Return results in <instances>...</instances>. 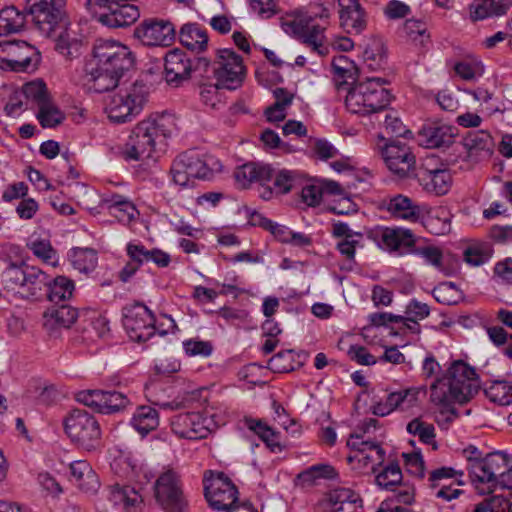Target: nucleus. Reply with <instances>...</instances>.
Masks as SVG:
<instances>
[{
    "label": "nucleus",
    "mask_w": 512,
    "mask_h": 512,
    "mask_svg": "<svg viewBox=\"0 0 512 512\" xmlns=\"http://www.w3.org/2000/svg\"><path fill=\"white\" fill-rule=\"evenodd\" d=\"M176 131V117L173 114H152L132 129L123 147V156L133 161L149 159L157 149L166 145V140Z\"/></svg>",
    "instance_id": "1"
},
{
    "label": "nucleus",
    "mask_w": 512,
    "mask_h": 512,
    "mask_svg": "<svg viewBox=\"0 0 512 512\" xmlns=\"http://www.w3.org/2000/svg\"><path fill=\"white\" fill-rule=\"evenodd\" d=\"M480 388V383L474 368L462 360L454 361L446 374L438 377L431 384L430 400L435 405L450 410L452 404L468 402Z\"/></svg>",
    "instance_id": "2"
},
{
    "label": "nucleus",
    "mask_w": 512,
    "mask_h": 512,
    "mask_svg": "<svg viewBox=\"0 0 512 512\" xmlns=\"http://www.w3.org/2000/svg\"><path fill=\"white\" fill-rule=\"evenodd\" d=\"M388 82L381 77H366L357 80L347 89L346 109L356 115L369 116L383 113L391 103L392 95L385 88Z\"/></svg>",
    "instance_id": "3"
},
{
    "label": "nucleus",
    "mask_w": 512,
    "mask_h": 512,
    "mask_svg": "<svg viewBox=\"0 0 512 512\" xmlns=\"http://www.w3.org/2000/svg\"><path fill=\"white\" fill-rule=\"evenodd\" d=\"M148 100L145 84L135 82L113 93L106 104V113L111 122L122 124L138 116Z\"/></svg>",
    "instance_id": "4"
},
{
    "label": "nucleus",
    "mask_w": 512,
    "mask_h": 512,
    "mask_svg": "<svg viewBox=\"0 0 512 512\" xmlns=\"http://www.w3.org/2000/svg\"><path fill=\"white\" fill-rule=\"evenodd\" d=\"M1 282L4 289L23 298H38L49 284V276L35 266L11 264L2 272Z\"/></svg>",
    "instance_id": "5"
},
{
    "label": "nucleus",
    "mask_w": 512,
    "mask_h": 512,
    "mask_svg": "<svg viewBox=\"0 0 512 512\" xmlns=\"http://www.w3.org/2000/svg\"><path fill=\"white\" fill-rule=\"evenodd\" d=\"M64 432L78 448L95 451L101 444V428L98 420L83 409L72 410L63 420Z\"/></svg>",
    "instance_id": "6"
},
{
    "label": "nucleus",
    "mask_w": 512,
    "mask_h": 512,
    "mask_svg": "<svg viewBox=\"0 0 512 512\" xmlns=\"http://www.w3.org/2000/svg\"><path fill=\"white\" fill-rule=\"evenodd\" d=\"M154 496L164 512H188L181 476L174 469L168 468L158 476Z\"/></svg>",
    "instance_id": "7"
},
{
    "label": "nucleus",
    "mask_w": 512,
    "mask_h": 512,
    "mask_svg": "<svg viewBox=\"0 0 512 512\" xmlns=\"http://www.w3.org/2000/svg\"><path fill=\"white\" fill-rule=\"evenodd\" d=\"M203 486L205 498L213 509L229 511L237 506V487L225 473L206 471Z\"/></svg>",
    "instance_id": "8"
},
{
    "label": "nucleus",
    "mask_w": 512,
    "mask_h": 512,
    "mask_svg": "<svg viewBox=\"0 0 512 512\" xmlns=\"http://www.w3.org/2000/svg\"><path fill=\"white\" fill-rule=\"evenodd\" d=\"M377 149L387 168L400 178H412L416 158L411 148L399 140L386 141L383 137L377 143Z\"/></svg>",
    "instance_id": "9"
},
{
    "label": "nucleus",
    "mask_w": 512,
    "mask_h": 512,
    "mask_svg": "<svg viewBox=\"0 0 512 512\" xmlns=\"http://www.w3.org/2000/svg\"><path fill=\"white\" fill-rule=\"evenodd\" d=\"M95 66L107 69L123 76L134 63L129 48L114 40H98L93 48L92 58L89 60Z\"/></svg>",
    "instance_id": "10"
},
{
    "label": "nucleus",
    "mask_w": 512,
    "mask_h": 512,
    "mask_svg": "<svg viewBox=\"0 0 512 512\" xmlns=\"http://www.w3.org/2000/svg\"><path fill=\"white\" fill-rule=\"evenodd\" d=\"M413 178L425 191L436 195L446 194L452 184L450 171L435 155H428L422 160L415 169Z\"/></svg>",
    "instance_id": "11"
},
{
    "label": "nucleus",
    "mask_w": 512,
    "mask_h": 512,
    "mask_svg": "<svg viewBox=\"0 0 512 512\" xmlns=\"http://www.w3.org/2000/svg\"><path fill=\"white\" fill-rule=\"evenodd\" d=\"M213 74L223 88L228 90L239 88L246 76L242 57L232 49H218L213 61Z\"/></svg>",
    "instance_id": "12"
},
{
    "label": "nucleus",
    "mask_w": 512,
    "mask_h": 512,
    "mask_svg": "<svg viewBox=\"0 0 512 512\" xmlns=\"http://www.w3.org/2000/svg\"><path fill=\"white\" fill-rule=\"evenodd\" d=\"M38 61L36 48L26 41L0 42V68L14 72L34 70Z\"/></svg>",
    "instance_id": "13"
},
{
    "label": "nucleus",
    "mask_w": 512,
    "mask_h": 512,
    "mask_svg": "<svg viewBox=\"0 0 512 512\" xmlns=\"http://www.w3.org/2000/svg\"><path fill=\"white\" fill-rule=\"evenodd\" d=\"M311 11L306 19H294L284 23V26L289 28L291 32L304 44L311 47L312 50L318 54L323 55L326 53V48L323 46L324 34L323 29L311 22L312 18H328L329 11L322 5H315L311 7Z\"/></svg>",
    "instance_id": "14"
},
{
    "label": "nucleus",
    "mask_w": 512,
    "mask_h": 512,
    "mask_svg": "<svg viewBox=\"0 0 512 512\" xmlns=\"http://www.w3.org/2000/svg\"><path fill=\"white\" fill-rule=\"evenodd\" d=\"M170 175L175 185L188 187L193 179H208L212 175L209 164L195 153H182L172 162Z\"/></svg>",
    "instance_id": "15"
},
{
    "label": "nucleus",
    "mask_w": 512,
    "mask_h": 512,
    "mask_svg": "<svg viewBox=\"0 0 512 512\" xmlns=\"http://www.w3.org/2000/svg\"><path fill=\"white\" fill-rule=\"evenodd\" d=\"M123 326L133 341L145 342L158 329L154 314L141 303L126 306L123 310Z\"/></svg>",
    "instance_id": "16"
},
{
    "label": "nucleus",
    "mask_w": 512,
    "mask_h": 512,
    "mask_svg": "<svg viewBox=\"0 0 512 512\" xmlns=\"http://www.w3.org/2000/svg\"><path fill=\"white\" fill-rule=\"evenodd\" d=\"M77 400L103 414H112L130 405L127 395L118 391L87 390L77 394Z\"/></svg>",
    "instance_id": "17"
},
{
    "label": "nucleus",
    "mask_w": 512,
    "mask_h": 512,
    "mask_svg": "<svg viewBox=\"0 0 512 512\" xmlns=\"http://www.w3.org/2000/svg\"><path fill=\"white\" fill-rule=\"evenodd\" d=\"M25 12L39 31L48 37L56 30L62 18V12L54 0H27Z\"/></svg>",
    "instance_id": "18"
},
{
    "label": "nucleus",
    "mask_w": 512,
    "mask_h": 512,
    "mask_svg": "<svg viewBox=\"0 0 512 512\" xmlns=\"http://www.w3.org/2000/svg\"><path fill=\"white\" fill-rule=\"evenodd\" d=\"M175 35L171 22L157 19L145 20L134 30V36L146 46H170Z\"/></svg>",
    "instance_id": "19"
},
{
    "label": "nucleus",
    "mask_w": 512,
    "mask_h": 512,
    "mask_svg": "<svg viewBox=\"0 0 512 512\" xmlns=\"http://www.w3.org/2000/svg\"><path fill=\"white\" fill-rule=\"evenodd\" d=\"M274 169L270 165L260 163H246L239 167L235 173L236 180L245 188L253 182H258L259 196L264 200H269L275 194L274 187L267 186L265 183L272 180Z\"/></svg>",
    "instance_id": "20"
},
{
    "label": "nucleus",
    "mask_w": 512,
    "mask_h": 512,
    "mask_svg": "<svg viewBox=\"0 0 512 512\" xmlns=\"http://www.w3.org/2000/svg\"><path fill=\"white\" fill-rule=\"evenodd\" d=\"M208 419L199 412L180 413L171 420V429L180 438L203 439L210 433Z\"/></svg>",
    "instance_id": "21"
},
{
    "label": "nucleus",
    "mask_w": 512,
    "mask_h": 512,
    "mask_svg": "<svg viewBox=\"0 0 512 512\" xmlns=\"http://www.w3.org/2000/svg\"><path fill=\"white\" fill-rule=\"evenodd\" d=\"M347 445L357 451L354 458H356L358 462H362L364 466L372 464V473H376L378 467H380L385 460V450L375 441L364 440L363 434L361 433L356 432L351 434Z\"/></svg>",
    "instance_id": "22"
},
{
    "label": "nucleus",
    "mask_w": 512,
    "mask_h": 512,
    "mask_svg": "<svg viewBox=\"0 0 512 512\" xmlns=\"http://www.w3.org/2000/svg\"><path fill=\"white\" fill-rule=\"evenodd\" d=\"M370 237L377 244L389 251H396L401 246L411 247L415 244V236L409 229L379 227L370 232Z\"/></svg>",
    "instance_id": "23"
},
{
    "label": "nucleus",
    "mask_w": 512,
    "mask_h": 512,
    "mask_svg": "<svg viewBox=\"0 0 512 512\" xmlns=\"http://www.w3.org/2000/svg\"><path fill=\"white\" fill-rule=\"evenodd\" d=\"M489 478H493L495 490L512 489V461L504 452H493L486 455Z\"/></svg>",
    "instance_id": "24"
},
{
    "label": "nucleus",
    "mask_w": 512,
    "mask_h": 512,
    "mask_svg": "<svg viewBox=\"0 0 512 512\" xmlns=\"http://www.w3.org/2000/svg\"><path fill=\"white\" fill-rule=\"evenodd\" d=\"M191 71V60L183 51L174 49L166 54L165 77L168 84L179 86L189 79Z\"/></svg>",
    "instance_id": "25"
},
{
    "label": "nucleus",
    "mask_w": 512,
    "mask_h": 512,
    "mask_svg": "<svg viewBox=\"0 0 512 512\" xmlns=\"http://www.w3.org/2000/svg\"><path fill=\"white\" fill-rule=\"evenodd\" d=\"M340 25L350 34L361 33L367 25L366 13L359 0H338Z\"/></svg>",
    "instance_id": "26"
},
{
    "label": "nucleus",
    "mask_w": 512,
    "mask_h": 512,
    "mask_svg": "<svg viewBox=\"0 0 512 512\" xmlns=\"http://www.w3.org/2000/svg\"><path fill=\"white\" fill-rule=\"evenodd\" d=\"M93 64L90 61L85 64V84L88 89L96 93H104L116 88L122 75Z\"/></svg>",
    "instance_id": "27"
},
{
    "label": "nucleus",
    "mask_w": 512,
    "mask_h": 512,
    "mask_svg": "<svg viewBox=\"0 0 512 512\" xmlns=\"http://www.w3.org/2000/svg\"><path fill=\"white\" fill-rule=\"evenodd\" d=\"M418 388H407L387 395L385 401L378 402L373 407V412L378 416H386L396 409L405 411L416 405Z\"/></svg>",
    "instance_id": "28"
},
{
    "label": "nucleus",
    "mask_w": 512,
    "mask_h": 512,
    "mask_svg": "<svg viewBox=\"0 0 512 512\" xmlns=\"http://www.w3.org/2000/svg\"><path fill=\"white\" fill-rule=\"evenodd\" d=\"M454 129L444 124H427L418 132V143L426 148L434 149L448 146L453 142Z\"/></svg>",
    "instance_id": "29"
},
{
    "label": "nucleus",
    "mask_w": 512,
    "mask_h": 512,
    "mask_svg": "<svg viewBox=\"0 0 512 512\" xmlns=\"http://www.w3.org/2000/svg\"><path fill=\"white\" fill-rule=\"evenodd\" d=\"M384 206L394 218L408 222H418L423 216V208L402 194L385 200Z\"/></svg>",
    "instance_id": "30"
},
{
    "label": "nucleus",
    "mask_w": 512,
    "mask_h": 512,
    "mask_svg": "<svg viewBox=\"0 0 512 512\" xmlns=\"http://www.w3.org/2000/svg\"><path fill=\"white\" fill-rule=\"evenodd\" d=\"M462 146L466 157L474 162L489 158L493 152L492 138L484 131L470 133L464 138Z\"/></svg>",
    "instance_id": "31"
},
{
    "label": "nucleus",
    "mask_w": 512,
    "mask_h": 512,
    "mask_svg": "<svg viewBox=\"0 0 512 512\" xmlns=\"http://www.w3.org/2000/svg\"><path fill=\"white\" fill-rule=\"evenodd\" d=\"M332 512H363L362 499L349 488H336L327 494Z\"/></svg>",
    "instance_id": "32"
},
{
    "label": "nucleus",
    "mask_w": 512,
    "mask_h": 512,
    "mask_svg": "<svg viewBox=\"0 0 512 512\" xmlns=\"http://www.w3.org/2000/svg\"><path fill=\"white\" fill-rule=\"evenodd\" d=\"M107 497L115 506L121 507L126 512L140 511L143 503L142 496L135 488L119 484L108 488Z\"/></svg>",
    "instance_id": "33"
},
{
    "label": "nucleus",
    "mask_w": 512,
    "mask_h": 512,
    "mask_svg": "<svg viewBox=\"0 0 512 512\" xmlns=\"http://www.w3.org/2000/svg\"><path fill=\"white\" fill-rule=\"evenodd\" d=\"M331 68L333 71L335 88L338 92L346 90L345 86L348 84L349 80H351L352 83L357 81L356 77L359 74L358 67L347 56L339 55L333 57Z\"/></svg>",
    "instance_id": "34"
},
{
    "label": "nucleus",
    "mask_w": 512,
    "mask_h": 512,
    "mask_svg": "<svg viewBox=\"0 0 512 512\" xmlns=\"http://www.w3.org/2000/svg\"><path fill=\"white\" fill-rule=\"evenodd\" d=\"M179 40L187 49L200 53L207 49V31L196 23L184 24L179 31Z\"/></svg>",
    "instance_id": "35"
},
{
    "label": "nucleus",
    "mask_w": 512,
    "mask_h": 512,
    "mask_svg": "<svg viewBox=\"0 0 512 512\" xmlns=\"http://www.w3.org/2000/svg\"><path fill=\"white\" fill-rule=\"evenodd\" d=\"M243 423L266 444L271 452L277 453L283 450V446L280 442V433L268 426L264 421L252 417H245Z\"/></svg>",
    "instance_id": "36"
},
{
    "label": "nucleus",
    "mask_w": 512,
    "mask_h": 512,
    "mask_svg": "<svg viewBox=\"0 0 512 512\" xmlns=\"http://www.w3.org/2000/svg\"><path fill=\"white\" fill-rule=\"evenodd\" d=\"M126 252L130 260L119 273V278L123 282L129 281L142 264L148 263L150 256V249L141 243H128Z\"/></svg>",
    "instance_id": "37"
},
{
    "label": "nucleus",
    "mask_w": 512,
    "mask_h": 512,
    "mask_svg": "<svg viewBox=\"0 0 512 512\" xmlns=\"http://www.w3.org/2000/svg\"><path fill=\"white\" fill-rule=\"evenodd\" d=\"M72 480L86 492H94L99 487L97 475L86 461H76L70 464Z\"/></svg>",
    "instance_id": "38"
},
{
    "label": "nucleus",
    "mask_w": 512,
    "mask_h": 512,
    "mask_svg": "<svg viewBox=\"0 0 512 512\" xmlns=\"http://www.w3.org/2000/svg\"><path fill=\"white\" fill-rule=\"evenodd\" d=\"M45 326L53 328H69L77 319L78 313L70 305L53 306L45 314Z\"/></svg>",
    "instance_id": "39"
},
{
    "label": "nucleus",
    "mask_w": 512,
    "mask_h": 512,
    "mask_svg": "<svg viewBox=\"0 0 512 512\" xmlns=\"http://www.w3.org/2000/svg\"><path fill=\"white\" fill-rule=\"evenodd\" d=\"M131 425L142 436L155 430L159 425L158 411L151 406H140L131 419Z\"/></svg>",
    "instance_id": "40"
},
{
    "label": "nucleus",
    "mask_w": 512,
    "mask_h": 512,
    "mask_svg": "<svg viewBox=\"0 0 512 512\" xmlns=\"http://www.w3.org/2000/svg\"><path fill=\"white\" fill-rule=\"evenodd\" d=\"M26 12L19 11L14 6L0 10V36L22 31L26 24Z\"/></svg>",
    "instance_id": "41"
},
{
    "label": "nucleus",
    "mask_w": 512,
    "mask_h": 512,
    "mask_svg": "<svg viewBox=\"0 0 512 512\" xmlns=\"http://www.w3.org/2000/svg\"><path fill=\"white\" fill-rule=\"evenodd\" d=\"M489 470L485 456L468 471L472 484L480 494H490L496 491L493 478H489Z\"/></svg>",
    "instance_id": "42"
},
{
    "label": "nucleus",
    "mask_w": 512,
    "mask_h": 512,
    "mask_svg": "<svg viewBox=\"0 0 512 512\" xmlns=\"http://www.w3.org/2000/svg\"><path fill=\"white\" fill-rule=\"evenodd\" d=\"M48 299L51 302L59 303L71 298L74 291V282L65 276H57L52 281L49 278V284L45 290Z\"/></svg>",
    "instance_id": "43"
},
{
    "label": "nucleus",
    "mask_w": 512,
    "mask_h": 512,
    "mask_svg": "<svg viewBox=\"0 0 512 512\" xmlns=\"http://www.w3.org/2000/svg\"><path fill=\"white\" fill-rule=\"evenodd\" d=\"M55 50L66 60H73L82 54V41L63 31L55 40Z\"/></svg>",
    "instance_id": "44"
},
{
    "label": "nucleus",
    "mask_w": 512,
    "mask_h": 512,
    "mask_svg": "<svg viewBox=\"0 0 512 512\" xmlns=\"http://www.w3.org/2000/svg\"><path fill=\"white\" fill-rule=\"evenodd\" d=\"M72 266L80 272L88 273L97 265V253L91 248H74L69 254Z\"/></svg>",
    "instance_id": "45"
},
{
    "label": "nucleus",
    "mask_w": 512,
    "mask_h": 512,
    "mask_svg": "<svg viewBox=\"0 0 512 512\" xmlns=\"http://www.w3.org/2000/svg\"><path fill=\"white\" fill-rule=\"evenodd\" d=\"M221 88L223 87L218 81L216 83L209 80L201 82L199 84V96L201 102L211 109H219L224 105L223 93L220 91Z\"/></svg>",
    "instance_id": "46"
},
{
    "label": "nucleus",
    "mask_w": 512,
    "mask_h": 512,
    "mask_svg": "<svg viewBox=\"0 0 512 512\" xmlns=\"http://www.w3.org/2000/svg\"><path fill=\"white\" fill-rule=\"evenodd\" d=\"M337 476L335 468L329 464H316L297 475L302 485H313L318 479H333Z\"/></svg>",
    "instance_id": "47"
},
{
    "label": "nucleus",
    "mask_w": 512,
    "mask_h": 512,
    "mask_svg": "<svg viewBox=\"0 0 512 512\" xmlns=\"http://www.w3.org/2000/svg\"><path fill=\"white\" fill-rule=\"evenodd\" d=\"M375 482L376 484L385 490L394 491L395 487L400 485L402 482V471L396 462H392L387 465L380 472L375 473Z\"/></svg>",
    "instance_id": "48"
},
{
    "label": "nucleus",
    "mask_w": 512,
    "mask_h": 512,
    "mask_svg": "<svg viewBox=\"0 0 512 512\" xmlns=\"http://www.w3.org/2000/svg\"><path fill=\"white\" fill-rule=\"evenodd\" d=\"M484 393L495 404L506 406L512 403V385L507 381H493Z\"/></svg>",
    "instance_id": "49"
},
{
    "label": "nucleus",
    "mask_w": 512,
    "mask_h": 512,
    "mask_svg": "<svg viewBox=\"0 0 512 512\" xmlns=\"http://www.w3.org/2000/svg\"><path fill=\"white\" fill-rule=\"evenodd\" d=\"M403 30L406 36L420 47H426L430 42V35L427 32V24L421 20H406Z\"/></svg>",
    "instance_id": "50"
},
{
    "label": "nucleus",
    "mask_w": 512,
    "mask_h": 512,
    "mask_svg": "<svg viewBox=\"0 0 512 512\" xmlns=\"http://www.w3.org/2000/svg\"><path fill=\"white\" fill-rule=\"evenodd\" d=\"M109 212L119 222L125 225H129L139 216V212L136 209L135 205L127 200L114 201L109 205Z\"/></svg>",
    "instance_id": "51"
},
{
    "label": "nucleus",
    "mask_w": 512,
    "mask_h": 512,
    "mask_svg": "<svg viewBox=\"0 0 512 512\" xmlns=\"http://www.w3.org/2000/svg\"><path fill=\"white\" fill-rule=\"evenodd\" d=\"M406 320L402 321L410 330H417L419 328L418 320H422L429 316L430 307L426 303H422L416 299H412L406 306Z\"/></svg>",
    "instance_id": "52"
},
{
    "label": "nucleus",
    "mask_w": 512,
    "mask_h": 512,
    "mask_svg": "<svg viewBox=\"0 0 512 512\" xmlns=\"http://www.w3.org/2000/svg\"><path fill=\"white\" fill-rule=\"evenodd\" d=\"M385 114L382 116V113L379 114V124H382L387 133H390L396 137H405L407 133H410L409 130L406 129L405 125L402 123L401 119L398 116V113L395 110H384Z\"/></svg>",
    "instance_id": "53"
},
{
    "label": "nucleus",
    "mask_w": 512,
    "mask_h": 512,
    "mask_svg": "<svg viewBox=\"0 0 512 512\" xmlns=\"http://www.w3.org/2000/svg\"><path fill=\"white\" fill-rule=\"evenodd\" d=\"M36 117L43 128H52L62 123L64 114L51 102L39 108Z\"/></svg>",
    "instance_id": "54"
},
{
    "label": "nucleus",
    "mask_w": 512,
    "mask_h": 512,
    "mask_svg": "<svg viewBox=\"0 0 512 512\" xmlns=\"http://www.w3.org/2000/svg\"><path fill=\"white\" fill-rule=\"evenodd\" d=\"M22 95L34 102L38 108L50 101L47 87L42 81H32L23 86Z\"/></svg>",
    "instance_id": "55"
},
{
    "label": "nucleus",
    "mask_w": 512,
    "mask_h": 512,
    "mask_svg": "<svg viewBox=\"0 0 512 512\" xmlns=\"http://www.w3.org/2000/svg\"><path fill=\"white\" fill-rule=\"evenodd\" d=\"M268 368L274 373H287L295 368V353L293 350L280 351L268 361Z\"/></svg>",
    "instance_id": "56"
},
{
    "label": "nucleus",
    "mask_w": 512,
    "mask_h": 512,
    "mask_svg": "<svg viewBox=\"0 0 512 512\" xmlns=\"http://www.w3.org/2000/svg\"><path fill=\"white\" fill-rule=\"evenodd\" d=\"M435 300L444 305H455L461 298L460 291L452 282L441 283L433 289Z\"/></svg>",
    "instance_id": "57"
},
{
    "label": "nucleus",
    "mask_w": 512,
    "mask_h": 512,
    "mask_svg": "<svg viewBox=\"0 0 512 512\" xmlns=\"http://www.w3.org/2000/svg\"><path fill=\"white\" fill-rule=\"evenodd\" d=\"M407 431L412 435L418 436L420 441L425 444H433L435 442L434 426L419 418H415L407 424Z\"/></svg>",
    "instance_id": "58"
},
{
    "label": "nucleus",
    "mask_w": 512,
    "mask_h": 512,
    "mask_svg": "<svg viewBox=\"0 0 512 512\" xmlns=\"http://www.w3.org/2000/svg\"><path fill=\"white\" fill-rule=\"evenodd\" d=\"M272 179L273 187L275 191V195H283L289 193L295 182H296V173L290 170H274V174Z\"/></svg>",
    "instance_id": "59"
},
{
    "label": "nucleus",
    "mask_w": 512,
    "mask_h": 512,
    "mask_svg": "<svg viewBox=\"0 0 512 512\" xmlns=\"http://www.w3.org/2000/svg\"><path fill=\"white\" fill-rule=\"evenodd\" d=\"M509 499L505 494L493 495L478 503L472 512H509Z\"/></svg>",
    "instance_id": "60"
},
{
    "label": "nucleus",
    "mask_w": 512,
    "mask_h": 512,
    "mask_svg": "<svg viewBox=\"0 0 512 512\" xmlns=\"http://www.w3.org/2000/svg\"><path fill=\"white\" fill-rule=\"evenodd\" d=\"M492 256L489 246H471L464 252V260L472 266H480L486 263Z\"/></svg>",
    "instance_id": "61"
},
{
    "label": "nucleus",
    "mask_w": 512,
    "mask_h": 512,
    "mask_svg": "<svg viewBox=\"0 0 512 512\" xmlns=\"http://www.w3.org/2000/svg\"><path fill=\"white\" fill-rule=\"evenodd\" d=\"M183 348L188 356L208 357L213 351V345L209 341L188 339L183 342Z\"/></svg>",
    "instance_id": "62"
},
{
    "label": "nucleus",
    "mask_w": 512,
    "mask_h": 512,
    "mask_svg": "<svg viewBox=\"0 0 512 512\" xmlns=\"http://www.w3.org/2000/svg\"><path fill=\"white\" fill-rule=\"evenodd\" d=\"M365 65L371 69L376 70L380 68L384 62L383 45L380 42H375L372 46L366 47L364 50Z\"/></svg>",
    "instance_id": "63"
},
{
    "label": "nucleus",
    "mask_w": 512,
    "mask_h": 512,
    "mask_svg": "<svg viewBox=\"0 0 512 512\" xmlns=\"http://www.w3.org/2000/svg\"><path fill=\"white\" fill-rule=\"evenodd\" d=\"M492 17L485 0H475L466 8L465 18L472 23Z\"/></svg>",
    "instance_id": "64"
}]
</instances>
